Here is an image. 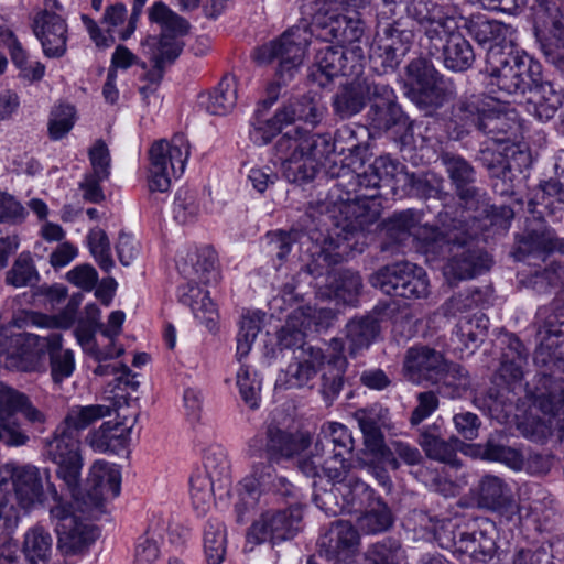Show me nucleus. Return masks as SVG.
I'll return each mask as SVG.
<instances>
[{
    "mask_svg": "<svg viewBox=\"0 0 564 564\" xmlns=\"http://www.w3.org/2000/svg\"><path fill=\"white\" fill-rule=\"evenodd\" d=\"M324 115V108L315 97L304 95L289 100L275 112V119L280 123L292 124L296 121H303L312 126L321 122Z\"/></svg>",
    "mask_w": 564,
    "mask_h": 564,
    "instance_id": "obj_34",
    "label": "nucleus"
},
{
    "mask_svg": "<svg viewBox=\"0 0 564 564\" xmlns=\"http://www.w3.org/2000/svg\"><path fill=\"white\" fill-rule=\"evenodd\" d=\"M127 10L121 3L109 6L104 14L102 23L108 25L107 34H102L97 23L86 14L82 15V21L86 26L90 39L98 47H109L115 43V37L110 34V28L121 24L126 18Z\"/></svg>",
    "mask_w": 564,
    "mask_h": 564,
    "instance_id": "obj_44",
    "label": "nucleus"
},
{
    "mask_svg": "<svg viewBox=\"0 0 564 564\" xmlns=\"http://www.w3.org/2000/svg\"><path fill=\"white\" fill-rule=\"evenodd\" d=\"M165 531L164 521H152L144 534L139 539L134 552L135 564H152L160 555V542Z\"/></svg>",
    "mask_w": 564,
    "mask_h": 564,
    "instance_id": "obj_50",
    "label": "nucleus"
},
{
    "mask_svg": "<svg viewBox=\"0 0 564 564\" xmlns=\"http://www.w3.org/2000/svg\"><path fill=\"white\" fill-rule=\"evenodd\" d=\"M440 160L445 167V171L455 188V192L476 183L477 172L475 167L462 155L443 152Z\"/></svg>",
    "mask_w": 564,
    "mask_h": 564,
    "instance_id": "obj_52",
    "label": "nucleus"
},
{
    "mask_svg": "<svg viewBox=\"0 0 564 564\" xmlns=\"http://www.w3.org/2000/svg\"><path fill=\"white\" fill-rule=\"evenodd\" d=\"M365 512L358 518V523L360 529L366 533H380L392 525V513L381 498H378L372 503L365 507Z\"/></svg>",
    "mask_w": 564,
    "mask_h": 564,
    "instance_id": "obj_59",
    "label": "nucleus"
},
{
    "mask_svg": "<svg viewBox=\"0 0 564 564\" xmlns=\"http://www.w3.org/2000/svg\"><path fill=\"white\" fill-rule=\"evenodd\" d=\"M373 454L380 456L382 462L393 470L400 468L399 459L410 466L419 465L423 460V456L415 446L400 440L391 441L388 446L383 442L382 448L375 451Z\"/></svg>",
    "mask_w": 564,
    "mask_h": 564,
    "instance_id": "obj_48",
    "label": "nucleus"
},
{
    "mask_svg": "<svg viewBox=\"0 0 564 564\" xmlns=\"http://www.w3.org/2000/svg\"><path fill=\"white\" fill-rule=\"evenodd\" d=\"M556 249V232L543 219H532L519 237L513 256L519 261L530 257L542 261Z\"/></svg>",
    "mask_w": 564,
    "mask_h": 564,
    "instance_id": "obj_26",
    "label": "nucleus"
},
{
    "mask_svg": "<svg viewBox=\"0 0 564 564\" xmlns=\"http://www.w3.org/2000/svg\"><path fill=\"white\" fill-rule=\"evenodd\" d=\"M50 357L51 377L55 384H61L75 371L76 362L72 349L63 348V336L59 333H51V346L47 351Z\"/></svg>",
    "mask_w": 564,
    "mask_h": 564,
    "instance_id": "obj_41",
    "label": "nucleus"
},
{
    "mask_svg": "<svg viewBox=\"0 0 564 564\" xmlns=\"http://www.w3.org/2000/svg\"><path fill=\"white\" fill-rule=\"evenodd\" d=\"M527 90L531 94L528 110L540 121L552 119L563 105L564 90L555 87L552 82L545 80L542 68Z\"/></svg>",
    "mask_w": 564,
    "mask_h": 564,
    "instance_id": "obj_30",
    "label": "nucleus"
},
{
    "mask_svg": "<svg viewBox=\"0 0 564 564\" xmlns=\"http://www.w3.org/2000/svg\"><path fill=\"white\" fill-rule=\"evenodd\" d=\"M324 352L319 348L308 346L301 347L294 360L289 364L283 373L279 377L278 383L286 389H300L304 387L312 388L321 364H323Z\"/></svg>",
    "mask_w": 564,
    "mask_h": 564,
    "instance_id": "obj_27",
    "label": "nucleus"
},
{
    "mask_svg": "<svg viewBox=\"0 0 564 564\" xmlns=\"http://www.w3.org/2000/svg\"><path fill=\"white\" fill-rule=\"evenodd\" d=\"M43 470L31 464H18L13 491L18 506L30 511L45 500Z\"/></svg>",
    "mask_w": 564,
    "mask_h": 564,
    "instance_id": "obj_29",
    "label": "nucleus"
},
{
    "mask_svg": "<svg viewBox=\"0 0 564 564\" xmlns=\"http://www.w3.org/2000/svg\"><path fill=\"white\" fill-rule=\"evenodd\" d=\"M384 240L381 243L382 252L394 254L411 237L420 240L426 252H442L449 246L451 240L442 236V231L434 226L421 225V214L414 209L394 213L382 223Z\"/></svg>",
    "mask_w": 564,
    "mask_h": 564,
    "instance_id": "obj_7",
    "label": "nucleus"
},
{
    "mask_svg": "<svg viewBox=\"0 0 564 564\" xmlns=\"http://www.w3.org/2000/svg\"><path fill=\"white\" fill-rule=\"evenodd\" d=\"M413 39V32L401 28L399 21L379 23L370 57L375 63H379L384 72L393 70L410 51Z\"/></svg>",
    "mask_w": 564,
    "mask_h": 564,
    "instance_id": "obj_20",
    "label": "nucleus"
},
{
    "mask_svg": "<svg viewBox=\"0 0 564 564\" xmlns=\"http://www.w3.org/2000/svg\"><path fill=\"white\" fill-rule=\"evenodd\" d=\"M227 546L226 527L219 520H209L204 531V552L207 564H221Z\"/></svg>",
    "mask_w": 564,
    "mask_h": 564,
    "instance_id": "obj_54",
    "label": "nucleus"
},
{
    "mask_svg": "<svg viewBox=\"0 0 564 564\" xmlns=\"http://www.w3.org/2000/svg\"><path fill=\"white\" fill-rule=\"evenodd\" d=\"M517 129V122L508 113L497 110L488 105L479 132L488 135L492 141L502 143L509 140V135Z\"/></svg>",
    "mask_w": 564,
    "mask_h": 564,
    "instance_id": "obj_49",
    "label": "nucleus"
},
{
    "mask_svg": "<svg viewBox=\"0 0 564 564\" xmlns=\"http://www.w3.org/2000/svg\"><path fill=\"white\" fill-rule=\"evenodd\" d=\"M318 552L335 564H349L359 553L360 534L355 525L346 520H335L318 542Z\"/></svg>",
    "mask_w": 564,
    "mask_h": 564,
    "instance_id": "obj_22",
    "label": "nucleus"
},
{
    "mask_svg": "<svg viewBox=\"0 0 564 564\" xmlns=\"http://www.w3.org/2000/svg\"><path fill=\"white\" fill-rule=\"evenodd\" d=\"M441 545L459 554L468 555L476 562L487 563L496 553L495 538L485 529L468 528L448 523L438 532Z\"/></svg>",
    "mask_w": 564,
    "mask_h": 564,
    "instance_id": "obj_17",
    "label": "nucleus"
},
{
    "mask_svg": "<svg viewBox=\"0 0 564 564\" xmlns=\"http://www.w3.org/2000/svg\"><path fill=\"white\" fill-rule=\"evenodd\" d=\"M150 20L162 26V33L152 61L156 64H172L183 51L184 43L178 39L188 31L185 19L174 13L163 2H155L150 10Z\"/></svg>",
    "mask_w": 564,
    "mask_h": 564,
    "instance_id": "obj_18",
    "label": "nucleus"
},
{
    "mask_svg": "<svg viewBox=\"0 0 564 564\" xmlns=\"http://www.w3.org/2000/svg\"><path fill=\"white\" fill-rule=\"evenodd\" d=\"M315 449L322 454H346L350 455L354 449V438L347 427L337 422H329L323 425L315 442Z\"/></svg>",
    "mask_w": 564,
    "mask_h": 564,
    "instance_id": "obj_40",
    "label": "nucleus"
},
{
    "mask_svg": "<svg viewBox=\"0 0 564 564\" xmlns=\"http://www.w3.org/2000/svg\"><path fill=\"white\" fill-rule=\"evenodd\" d=\"M408 97L421 109L432 111L443 106L446 94L441 75L425 57L412 59L405 68Z\"/></svg>",
    "mask_w": 564,
    "mask_h": 564,
    "instance_id": "obj_15",
    "label": "nucleus"
},
{
    "mask_svg": "<svg viewBox=\"0 0 564 564\" xmlns=\"http://www.w3.org/2000/svg\"><path fill=\"white\" fill-rule=\"evenodd\" d=\"M541 64L511 46L491 44L482 70L486 88L496 99L527 91L536 78Z\"/></svg>",
    "mask_w": 564,
    "mask_h": 564,
    "instance_id": "obj_1",
    "label": "nucleus"
},
{
    "mask_svg": "<svg viewBox=\"0 0 564 564\" xmlns=\"http://www.w3.org/2000/svg\"><path fill=\"white\" fill-rule=\"evenodd\" d=\"M488 105L489 102L481 97L473 96L462 100L453 108L452 120L462 128L463 132L469 133L473 129L479 130Z\"/></svg>",
    "mask_w": 564,
    "mask_h": 564,
    "instance_id": "obj_45",
    "label": "nucleus"
},
{
    "mask_svg": "<svg viewBox=\"0 0 564 564\" xmlns=\"http://www.w3.org/2000/svg\"><path fill=\"white\" fill-rule=\"evenodd\" d=\"M51 346V334L40 336L30 333H18V341L12 358L20 359L23 368L34 371L40 368L42 359Z\"/></svg>",
    "mask_w": 564,
    "mask_h": 564,
    "instance_id": "obj_37",
    "label": "nucleus"
},
{
    "mask_svg": "<svg viewBox=\"0 0 564 564\" xmlns=\"http://www.w3.org/2000/svg\"><path fill=\"white\" fill-rule=\"evenodd\" d=\"M376 79L364 77L340 86L332 98V107L336 117L347 120L360 113L371 97Z\"/></svg>",
    "mask_w": 564,
    "mask_h": 564,
    "instance_id": "obj_28",
    "label": "nucleus"
},
{
    "mask_svg": "<svg viewBox=\"0 0 564 564\" xmlns=\"http://www.w3.org/2000/svg\"><path fill=\"white\" fill-rule=\"evenodd\" d=\"M311 37L307 24L294 25L276 40L258 47L254 58L260 64L278 61L276 85H286L299 72Z\"/></svg>",
    "mask_w": 564,
    "mask_h": 564,
    "instance_id": "obj_5",
    "label": "nucleus"
},
{
    "mask_svg": "<svg viewBox=\"0 0 564 564\" xmlns=\"http://www.w3.org/2000/svg\"><path fill=\"white\" fill-rule=\"evenodd\" d=\"M528 351L518 338H510L503 352L500 373L503 378L518 381L523 377V367L527 364Z\"/></svg>",
    "mask_w": 564,
    "mask_h": 564,
    "instance_id": "obj_61",
    "label": "nucleus"
},
{
    "mask_svg": "<svg viewBox=\"0 0 564 564\" xmlns=\"http://www.w3.org/2000/svg\"><path fill=\"white\" fill-rule=\"evenodd\" d=\"M465 26L468 34L479 44L497 42L505 36L506 32L505 24L496 20H488L481 15L466 20Z\"/></svg>",
    "mask_w": 564,
    "mask_h": 564,
    "instance_id": "obj_63",
    "label": "nucleus"
},
{
    "mask_svg": "<svg viewBox=\"0 0 564 564\" xmlns=\"http://www.w3.org/2000/svg\"><path fill=\"white\" fill-rule=\"evenodd\" d=\"M365 564H408V560L401 543L386 538L367 549Z\"/></svg>",
    "mask_w": 564,
    "mask_h": 564,
    "instance_id": "obj_53",
    "label": "nucleus"
},
{
    "mask_svg": "<svg viewBox=\"0 0 564 564\" xmlns=\"http://www.w3.org/2000/svg\"><path fill=\"white\" fill-rule=\"evenodd\" d=\"M562 0H534V36L545 61L564 75V15Z\"/></svg>",
    "mask_w": 564,
    "mask_h": 564,
    "instance_id": "obj_8",
    "label": "nucleus"
},
{
    "mask_svg": "<svg viewBox=\"0 0 564 564\" xmlns=\"http://www.w3.org/2000/svg\"><path fill=\"white\" fill-rule=\"evenodd\" d=\"M446 365L442 352L427 346H415L406 351L403 372L404 377L413 383L434 384L440 382Z\"/></svg>",
    "mask_w": 564,
    "mask_h": 564,
    "instance_id": "obj_23",
    "label": "nucleus"
},
{
    "mask_svg": "<svg viewBox=\"0 0 564 564\" xmlns=\"http://www.w3.org/2000/svg\"><path fill=\"white\" fill-rule=\"evenodd\" d=\"M405 11L422 32L420 45L430 56L441 54L442 39L458 29V19H463L456 6L447 7L433 0H409Z\"/></svg>",
    "mask_w": 564,
    "mask_h": 564,
    "instance_id": "obj_6",
    "label": "nucleus"
},
{
    "mask_svg": "<svg viewBox=\"0 0 564 564\" xmlns=\"http://www.w3.org/2000/svg\"><path fill=\"white\" fill-rule=\"evenodd\" d=\"M327 142L299 128L283 133L274 144L283 176L291 183H307L319 171L322 159L327 155Z\"/></svg>",
    "mask_w": 564,
    "mask_h": 564,
    "instance_id": "obj_3",
    "label": "nucleus"
},
{
    "mask_svg": "<svg viewBox=\"0 0 564 564\" xmlns=\"http://www.w3.org/2000/svg\"><path fill=\"white\" fill-rule=\"evenodd\" d=\"M367 120L377 130L387 131L395 126H406V118L397 102L394 90L381 80H376L370 99Z\"/></svg>",
    "mask_w": 564,
    "mask_h": 564,
    "instance_id": "obj_24",
    "label": "nucleus"
},
{
    "mask_svg": "<svg viewBox=\"0 0 564 564\" xmlns=\"http://www.w3.org/2000/svg\"><path fill=\"white\" fill-rule=\"evenodd\" d=\"M236 102V78L231 75H225L209 95L206 108L212 115L224 116L234 109Z\"/></svg>",
    "mask_w": 564,
    "mask_h": 564,
    "instance_id": "obj_57",
    "label": "nucleus"
},
{
    "mask_svg": "<svg viewBox=\"0 0 564 564\" xmlns=\"http://www.w3.org/2000/svg\"><path fill=\"white\" fill-rule=\"evenodd\" d=\"M302 509L291 506L284 510L263 512L250 528L249 539L257 543L270 542L276 544L293 539L301 530Z\"/></svg>",
    "mask_w": 564,
    "mask_h": 564,
    "instance_id": "obj_21",
    "label": "nucleus"
},
{
    "mask_svg": "<svg viewBox=\"0 0 564 564\" xmlns=\"http://www.w3.org/2000/svg\"><path fill=\"white\" fill-rule=\"evenodd\" d=\"M482 457L502 463L514 470H521L524 467V455L519 449L507 446L491 437L484 445Z\"/></svg>",
    "mask_w": 564,
    "mask_h": 564,
    "instance_id": "obj_64",
    "label": "nucleus"
},
{
    "mask_svg": "<svg viewBox=\"0 0 564 564\" xmlns=\"http://www.w3.org/2000/svg\"><path fill=\"white\" fill-rule=\"evenodd\" d=\"M347 366L345 356H336L328 357L326 361L323 360L318 368L321 371L319 391L328 404H332L343 390Z\"/></svg>",
    "mask_w": 564,
    "mask_h": 564,
    "instance_id": "obj_39",
    "label": "nucleus"
},
{
    "mask_svg": "<svg viewBox=\"0 0 564 564\" xmlns=\"http://www.w3.org/2000/svg\"><path fill=\"white\" fill-rule=\"evenodd\" d=\"M477 502L488 510H507L513 502L511 488L502 478L485 475L478 484Z\"/></svg>",
    "mask_w": 564,
    "mask_h": 564,
    "instance_id": "obj_36",
    "label": "nucleus"
},
{
    "mask_svg": "<svg viewBox=\"0 0 564 564\" xmlns=\"http://www.w3.org/2000/svg\"><path fill=\"white\" fill-rule=\"evenodd\" d=\"M335 187L340 194L339 216L336 220V236L345 241L365 237V231L380 215L376 193H360V178L349 166H340Z\"/></svg>",
    "mask_w": 564,
    "mask_h": 564,
    "instance_id": "obj_2",
    "label": "nucleus"
},
{
    "mask_svg": "<svg viewBox=\"0 0 564 564\" xmlns=\"http://www.w3.org/2000/svg\"><path fill=\"white\" fill-rule=\"evenodd\" d=\"M274 460L258 462L252 465L251 473L247 476L241 486L249 495H254L261 491H271L274 487L276 478L275 469L273 467Z\"/></svg>",
    "mask_w": 564,
    "mask_h": 564,
    "instance_id": "obj_60",
    "label": "nucleus"
},
{
    "mask_svg": "<svg viewBox=\"0 0 564 564\" xmlns=\"http://www.w3.org/2000/svg\"><path fill=\"white\" fill-rule=\"evenodd\" d=\"M362 434L367 449L373 454L382 448L384 442L382 427L389 424V410L380 404L359 409L354 414Z\"/></svg>",
    "mask_w": 564,
    "mask_h": 564,
    "instance_id": "obj_33",
    "label": "nucleus"
},
{
    "mask_svg": "<svg viewBox=\"0 0 564 564\" xmlns=\"http://www.w3.org/2000/svg\"><path fill=\"white\" fill-rule=\"evenodd\" d=\"M108 415H110V408L107 405H74L68 409L65 417L58 425L79 437V432Z\"/></svg>",
    "mask_w": 564,
    "mask_h": 564,
    "instance_id": "obj_42",
    "label": "nucleus"
},
{
    "mask_svg": "<svg viewBox=\"0 0 564 564\" xmlns=\"http://www.w3.org/2000/svg\"><path fill=\"white\" fill-rule=\"evenodd\" d=\"M379 323L373 316L352 318L346 325V338L349 341L350 355L368 348L379 335Z\"/></svg>",
    "mask_w": 564,
    "mask_h": 564,
    "instance_id": "obj_43",
    "label": "nucleus"
},
{
    "mask_svg": "<svg viewBox=\"0 0 564 564\" xmlns=\"http://www.w3.org/2000/svg\"><path fill=\"white\" fill-rule=\"evenodd\" d=\"M352 67L348 66V57L341 46L325 45L319 48L315 56L314 69L311 76L324 86L333 77L338 75L349 76Z\"/></svg>",
    "mask_w": 564,
    "mask_h": 564,
    "instance_id": "obj_32",
    "label": "nucleus"
},
{
    "mask_svg": "<svg viewBox=\"0 0 564 564\" xmlns=\"http://www.w3.org/2000/svg\"><path fill=\"white\" fill-rule=\"evenodd\" d=\"M310 445L311 436L308 434L291 433L270 423L263 433H258L248 441L247 454L254 458L265 455L270 460L279 463L300 456Z\"/></svg>",
    "mask_w": 564,
    "mask_h": 564,
    "instance_id": "obj_13",
    "label": "nucleus"
},
{
    "mask_svg": "<svg viewBox=\"0 0 564 564\" xmlns=\"http://www.w3.org/2000/svg\"><path fill=\"white\" fill-rule=\"evenodd\" d=\"M188 155L189 145L184 134L177 133L171 140L162 139L154 142L149 151L148 186L150 192H167L172 177L183 174Z\"/></svg>",
    "mask_w": 564,
    "mask_h": 564,
    "instance_id": "obj_9",
    "label": "nucleus"
},
{
    "mask_svg": "<svg viewBox=\"0 0 564 564\" xmlns=\"http://www.w3.org/2000/svg\"><path fill=\"white\" fill-rule=\"evenodd\" d=\"M188 260L192 263L191 269H182L183 273L188 279L205 284L209 283L212 280H216L217 256L214 249L210 247H204L195 253L188 254Z\"/></svg>",
    "mask_w": 564,
    "mask_h": 564,
    "instance_id": "obj_51",
    "label": "nucleus"
},
{
    "mask_svg": "<svg viewBox=\"0 0 564 564\" xmlns=\"http://www.w3.org/2000/svg\"><path fill=\"white\" fill-rule=\"evenodd\" d=\"M489 321L482 313L462 316L454 332V335L464 348L469 349L482 340L488 329Z\"/></svg>",
    "mask_w": 564,
    "mask_h": 564,
    "instance_id": "obj_56",
    "label": "nucleus"
},
{
    "mask_svg": "<svg viewBox=\"0 0 564 564\" xmlns=\"http://www.w3.org/2000/svg\"><path fill=\"white\" fill-rule=\"evenodd\" d=\"M438 392L449 399L463 398L470 390L471 382L468 372L459 365H446L442 373Z\"/></svg>",
    "mask_w": 564,
    "mask_h": 564,
    "instance_id": "obj_58",
    "label": "nucleus"
},
{
    "mask_svg": "<svg viewBox=\"0 0 564 564\" xmlns=\"http://www.w3.org/2000/svg\"><path fill=\"white\" fill-rule=\"evenodd\" d=\"M417 443L429 458L452 466H457L458 462L456 452L462 445V442L455 436L444 440L437 424L427 425L421 429Z\"/></svg>",
    "mask_w": 564,
    "mask_h": 564,
    "instance_id": "obj_31",
    "label": "nucleus"
},
{
    "mask_svg": "<svg viewBox=\"0 0 564 564\" xmlns=\"http://www.w3.org/2000/svg\"><path fill=\"white\" fill-rule=\"evenodd\" d=\"M441 52L445 67L454 72L467 70L475 62L471 44L457 32V29L451 30L442 39Z\"/></svg>",
    "mask_w": 564,
    "mask_h": 564,
    "instance_id": "obj_35",
    "label": "nucleus"
},
{
    "mask_svg": "<svg viewBox=\"0 0 564 564\" xmlns=\"http://www.w3.org/2000/svg\"><path fill=\"white\" fill-rule=\"evenodd\" d=\"M48 514L57 534V546L63 553H80L97 539L96 528L87 520L99 516L83 514L77 507L68 511L48 509Z\"/></svg>",
    "mask_w": 564,
    "mask_h": 564,
    "instance_id": "obj_14",
    "label": "nucleus"
},
{
    "mask_svg": "<svg viewBox=\"0 0 564 564\" xmlns=\"http://www.w3.org/2000/svg\"><path fill=\"white\" fill-rule=\"evenodd\" d=\"M121 489V474L117 465L97 460L89 469L85 491L79 486L68 490L83 514L100 516L108 500L116 498Z\"/></svg>",
    "mask_w": 564,
    "mask_h": 564,
    "instance_id": "obj_10",
    "label": "nucleus"
},
{
    "mask_svg": "<svg viewBox=\"0 0 564 564\" xmlns=\"http://www.w3.org/2000/svg\"><path fill=\"white\" fill-rule=\"evenodd\" d=\"M336 490L341 495L345 505L356 511L364 509L379 498L375 496V491L369 485L354 475L337 486Z\"/></svg>",
    "mask_w": 564,
    "mask_h": 564,
    "instance_id": "obj_55",
    "label": "nucleus"
},
{
    "mask_svg": "<svg viewBox=\"0 0 564 564\" xmlns=\"http://www.w3.org/2000/svg\"><path fill=\"white\" fill-rule=\"evenodd\" d=\"M53 539L41 524L30 528L24 534L23 553L31 564H45L52 553Z\"/></svg>",
    "mask_w": 564,
    "mask_h": 564,
    "instance_id": "obj_46",
    "label": "nucleus"
},
{
    "mask_svg": "<svg viewBox=\"0 0 564 564\" xmlns=\"http://www.w3.org/2000/svg\"><path fill=\"white\" fill-rule=\"evenodd\" d=\"M53 9H59L58 2L47 0L45 8L34 14L31 28L41 43L44 55L48 58H59L67 51L68 28L65 19Z\"/></svg>",
    "mask_w": 564,
    "mask_h": 564,
    "instance_id": "obj_19",
    "label": "nucleus"
},
{
    "mask_svg": "<svg viewBox=\"0 0 564 564\" xmlns=\"http://www.w3.org/2000/svg\"><path fill=\"white\" fill-rule=\"evenodd\" d=\"M308 31L325 42L336 41L343 44L358 42L365 32L364 22L357 12L343 13L339 8L322 4L313 14Z\"/></svg>",
    "mask_w": 564,
    "mask_h": 564,
    "instance_id": "obj_16",
    "label": "nucleus"
},
{
    "mask_svg": "<svg viewBox=\"0 0 564 564\" xmlns=\"http://www.w3.org/2000/svg\"><path fill=\"white\" fill-rule=\"evenodd\" d=\"M40 281V273L30 251L21 252L6 272L4 282L15 289L33 286Z\"/></svg>",
    "mask_w": 564,
    "mask_h": 564,
    "instance_id": "obj_47",
    "label": "nucleus"
},
{
    "mask_svg": "<svg viewBox=\"0 0 564 564\" xmlns=\"http://www.w3.org/2000/svg\"><path fill=\"white\" fill-rule=\"evenodd\" d=\"M184 304L191 306L193 314L200 321H206L207 327L210 329L215 325L216 307L207 295L197 285H188V293L181 295Z\"/></svg>",
    "mask_w": 564,
    "mask_h": 564,
    "instance_id": "obj_62",
    "label": "nucleus"
},
{
    "mask_svg": "<svg viewBox=\"0 0 564 564\" xmlns=\"http://www.w3.org/2000/svg\"><path fill=\"white\" fill-rule=\"evenodd\" d=\"M442 236L451 240L449 246L445 247L442 252L432 253L440 257L452 254L445 267V274L465 280L489 270L490 257L481 249L469 246V235L465 230L455 227L442 231Z\"/></svg>",
    "mask_w": 564,
    "mask_h": 564,
    "instance_id": "obj_12",
    "label": "nucleus"
},
{
    "mask_svg": "<svg viewBox=\"0 0 564 564\" xmlns=\"http://www.w3.org/2000/svg\"><path fill=\"white\" fill-rule=\"evenodd\" d=\"M42 455L57 465L56 476L68 490H75L80 485L83 458L77 435L57 425L51 436L42 440Z\"/></svg>",
    "mask_w": 564,
    "mask_h": 564,
    "instance_id": "obj_11",
    "label": "nucleus"
},
{
    "mask_svg": "<svg viewBox=\"0 0 564 564\" xmlns=\"http://www.w3.org/2000/svg\"><path fill=\"white\" fill-rule=\"evenodd\" d=\"M29 397L13 388L0 386V443L8 447H21L30 437L18 422L9 420L20 413Z\"/></svg>",
    "mask_w": 564,
    "mask_h": 564,
    "instance_id": "obj_25",
    "label": "nucleus"
},
{
    "mask_svg": "<svg viewBox=\"0 0 564 564\" xmlns=\"http://www.w3.org/2000/svg\"><path fill=\"white\" fill-rule=\"evenodd\" d=\"M539 328L534 364L540 368L538 380L543 373L553 379L564 375V302L554 300L539 308Z\"/></svg>",
    "mask_w": 564,
    "mask_h": 564,
    "instance_id": "obj_4",
    "label": "nucleus"
},
{
    "mask_svg": "<svg viewBox=\"0 0 564 564\" xmlns=\"http://www.w3.org/2000/svg\"><path fill=\"white\" fill-rule=\"evenodd\" d=\"M413 269L414 263L409 261L389 264L371 274L369 282L388 295L401 296L400 289L405 286Z\"/></svg>",
    "mask_w": 564,
    "mask_h": 564,
    "instance_id": "obj_38",
    "label": "nucleus"
}]
</instances>
